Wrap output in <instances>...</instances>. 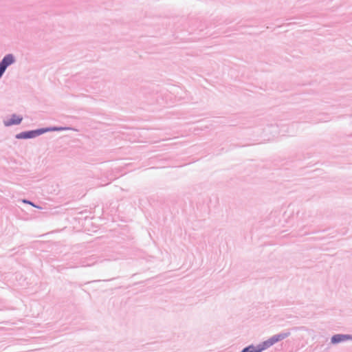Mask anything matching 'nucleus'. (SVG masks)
Returning <instances> with one entry per match:
<instances>
[{
    "mask_svg": "<svg viewBox=\"0 0 352 352\" xmlns=\"http://www.w3.org/2000/svg\"><path fill=\"white\" fill-rule=\"evenodd\" d=\"M35 134H40V133H38V131H30L28 133H24L19 134L16 137L18 138H33Z\"/></svg>",
    "mask_w": 352,
    "mask_h": 352,
    "instance_id": "39448f33",
    "label": "nucleus"
},
{
    "mask_svg": "<svg viewBox=\"0 0 352 352\" xmlns=\"http://www.w3.org/2000/svg\"><path fill=\"white\" fill-rule=\"evenodd\" d=\"M22 117H20L16 115H12L11 118L5 121V124L6 126H10L12 124H18L22 120Z\"/></svg>",
    "mask_w": 352,
    "mask_h": 352,
    "instance_id": "20e7f679",
    "label": "nucleus"
},
{
    "mask_svg": "<svg viewBox=\"0 0 352 352\" xmlns=\"http://www.w3.org/2000/svg\"><path fill=\"white\" fill-rule=\"evenodd\" d=\"M346 340H352V336L350 335L337 334L331 338V342L333 344L339 343Z\"/></svg>",
    "mask_w": 352,
    "mask_h": 352,
    "instance_id": "7ed1b4c3",
    "label": "nucleus"
},
{
    "mask_svg": "<svg viewBox=\"0 0 352 352\" xmlns=\"http://www.w3.org/2000/svg\"><path fill=\"white\" fill-rule=\"evenodd\" d=\"M289 333H280L278 335H275L272 336V338H269L268 340H265L263 343L258 344L257 346H254L253 345H250L246 348H245L243 350H242L241 352H261L263 350L270 347L275 343L286 338Z\"/></svg>",
    "mask_w": 352,
    "mask_h": 352,
    "instance_id": "f257e3e1",
    "label": "nucleus"
},
{
    "mask_svg": "<svg viewBox=\"0 0 352 352\" xmlns=\"http://www.w3.org/2000/svg\"><path fill=\"white\" fill-rule=\"evenodd\" d=\"M14 62V58L11 54L6 56L0 63V77L3 75L8 66Z\"/></svg>",
    "mask_w": 352,
    "mask_h": 352,
    "instance_id": "f03ea898",
    "label": "nucleus"
},
{
    "mask_svg": "<svg viewBox=\"0 0 352 352\" xmlns=\"http://www.w3.org/2000/svg\"><path fill=\"white\" fill-rule=\"evenodd\" d=\"M24 202H25V203H28L29 204H31V205L34 206V205H33L31 202H30V201H24Z\"/></svg>",
    "mask_w": 352,
    "mask_h": 352,
    "instance_id": "423d86ee",
    "label": "nucleus"
}]
</instances>
